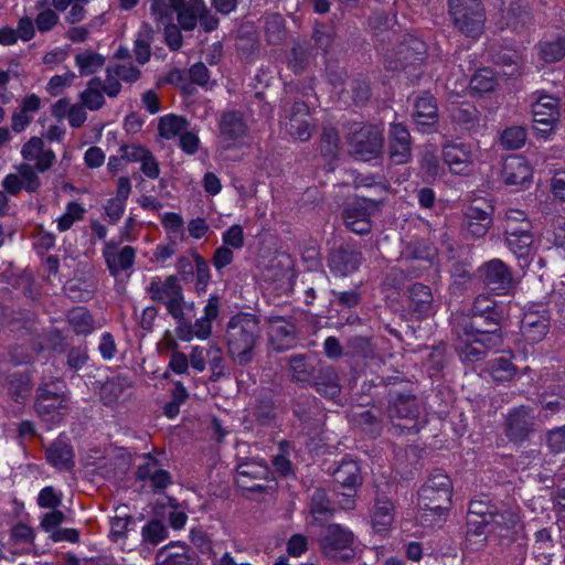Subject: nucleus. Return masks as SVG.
<instances>
[{
  "label": "nucleus",
  "mask_w": 565,
  "mask_h": 565,
  "mask_svg": "<svg viewBox=\"0 0 565 565\" xmlns=\"http://www.w3.org/2000/svg\"><path fill=\"white\" fill-rule=\"evenodd\" d=\"M388 19L384 14L375 13L371 18V24L376 30L375 35L379 38L381 51L386 68L388 70H416L424 61L426 53L425 43L409 34L397 36L394 31L386 28Z\"/></svg>",
  "instance_id": "nucleus-1"
},
{
  "label": "nucleus",
  "mask_w": 565,
  "mask_h": 565,
  "mask_svg": "<svg viewBox=\"0 0 565 565\" xmlns=\"http://www.w3.org/2000/svg\"><path fill=\"white\" fill-rule=\"evenodd\" d=\"M471 317L462 318L456 326V351L465 362H477L484 359L487 351L501 347L500 321L491 324L487 317L479 328H470Z\"/></svg>",
  "instance_id": "nucleus-2"
},
{
  "label": "nucleus",
  "mask_w": 565,
  "mask_h": 565,
  "mask_svg": "<svg viewBox=\"0 0 565 565\" xmlns=\"http://www.w3.org/2000/svg\"><path fill=\"white\" fill-rule=\"evenodd\" d=\"M259 319L248 312H239L230 318L225 329L227 354L241 366L253 362L260 340Z\"/></svg>",
  "instance_id": "nucleus-3"
},
{
  "label": "nucleus",
  "mask_w": 565,
  "mask_h": 565,
  "mask_svg": "<svg viewBox=\"0 0 565 565\" xmlns=\"http://www.w3.org/2000/svg\"><path fill=\"white\" fill-rule=\"evenodd\" d=\"M452 486L441 471L431 473L418 494L419 522L424 526L440 525L451 505Z\"/></svg>",
  "instance_id": "nucleus-4"
},
{
  "label": "nucleus",
  "mask_w": 565,
  "mask_h": 565,
  "mask_svg": "<svg viewBox=\"0 0 565 565\" xmlns=\"http://www.w3.org/2000/svg\"><path fill=\"white\" fill-rule=\"evenodd\" d=\"M449 13L455 25L467 35L481 32L484 11L480 0H448Z\"/></svg>",
  "instance_id": "nucleus-5"
},
{
  "label": "nucleus",
  "mask_w": 565,
  "mask_h": 565,
  "mask_svg": "<svg viewBox=\"0 0 565 565\" xmlns=\"http://www.w3.org/2000/svg\"><path fill=\"white\" fill-rule=\"evenodd\" d=\"M354 535L340 524H330L326 527L321 539L323 555L332 559L349 561L354 557Z\"/></svg>",
  "instance_id": "nucleus-6"
},
{
  "label": "nucleus",
  "mask_w": 565,
  "mask_h": 565,
  "mask_svg": "<svg viewBox=\"0 0 565 565\" xmlns=\"http://www.w3.org/2000/svg\"><path fill=\"white\" fill-rule=\"evenodd\" d=\"M148 294L153 301L162 302L173 318H181L184 297L175 276H168L163 281L159 278L152 280L148 287Z\"/></svg>",
  "instance_id": "nucleus-7"
},
{
  "label": "nucleus",
  "mask_w": 565,
  "mask_h": 565,
  "mask_svg": "<svg viewBox=\"0 0 565 565\" xmlns=\"http://www.w3.org/2000/svg\"><path fill=\"white\" fill-rule=\"evenodd\" d=\"M350 149L361 160H370L383 148L382 129L374 125L356 126L350 136Z\"/></svg>",
  "instance_id": "nucleus-8"
},
{
  "label": "nucleus",
  "mask_w": 565,
  "mask_h": 565,
  "mask_svg": "<svg viewBox=\"0 0 565 565\" xmlns=\"http://www.w3.org/2000/svg\"><path fill=\"white\" fill-rule=\"evenodd\" d=\"M377 207L379 204L375 200L365 198L350 203L342 214L345 226L359 235L370 233L372 228L370 218Z\"/></svg>",
  "instance_id": "nucleus-9"
},
{
  "label": "nucleus",
  "mask_w": 565,
  "mask_h": 565,
  "mask_svg": "<svg viewBox=\"0 0 565 565\" xmlns=\"http://www.w3.org/2000/svg\"><path fill=\"white\" fill-rule=\"evenodd\" d=\"M284 126L286 132L296 140L307 141L315 129L309 108L303 102H295L285 109Z\"/></svg>",
  "instance_id": "nucleus-10"
},
{
  "label": "nucleus",
  "mask_w": 565,
  "mask_h": 565,
  "mask_svg": "<svg viewBox=\"0 0 565 565\" xmlns=\"http://www.w3.org/2000/svg\"><path fill=\"white\" fill-rule=\"evenodd\" d=\"M64 387L65 385L60 381L39 387L35 409L40 416H51L54 419L60 415L58 411L67 403Z\"/></svg>",
  "instance_id": "nucleus-11"
},
{
  "label": "nucleus",
  "mask_w": 565,
  "mask_h": 565,
  "mask_svg": "<svg viewBox=\"0 0 565 565\" xmlns=\"http://www.w3.org/2000/svg\"><path fill=\"white\" fill-rule=\"evenodd\" d=\"M268 341L270 347L277 352L290 350L297 344V329L290 321L280 316H270L267 318Z\"/></svg>",
  "instance_id": "nucleus-12"
},
{
  "label": "nucleus",
  "mask_w": 565,
  "mask_h": 565,
  "mask_svg": "<svg viewBox=\"0 0 565 565\" xmlns=\"http://www.w3.org/2000/svg\"><path fill=\"white\" fill-rule=\"evenodd\" d=\"M270 470L266 463L250 459L241 462L236 468V484L243 490L263 492L262 481L268 480Z\"/></svg>",
  "instance_id": "nucleus-13"
},
{
  "label": "nucleus",
  "mask_w": 565,
  "mask_h": 565,
  "mask_svg": "<svg viewBox=\"0 0 565 565\" xmlns=\"http://www.w3.org/2000/svg\"><path fill=\"white\" fill-rule=\"evenodd\" d=\"M535 417L533 411L526 406H520L510 412L505 431L508 438L513 443H522L533 433Z\"/></svg>",
  "instance_id": "nucleus-14"
},
{
  "label": "nucleus",
  "mask_w": 565,
  "mask_h": 565,
  "mask_svg": "<svg viewBox=\"0 0 565 565\" xmlns=\"http://www.w3.org/2000/svg\"><path fill=\"white\" fill-rule=\"evenodd\" d=\"M388 154L395 164L407 163L412 157V138L407 128L399 122L391 125L388 132Z\"/></svg>",
  "instance_id": "nucleus-15"
},
{
  "label": "nucleus",
  "mask_w": 565,
  "mask_h": 565,
  "mask_svg": "<svg viewBox=\"0 0 565 565\" xmlns=\"http://www.w3.org/2000/svg\"><path fill=\"white\" fill-rule=\"evenodd\" d=\"M388 416L392 419H406L414 422L411 426H403L407 430L417 431L416 418L419 414V408L416 397L411 394L393 393L391 395L390 406L387 408Z\"/></svg>",
  "instance_id": "nucleus-16"
},
{
  "label": "nucleus",
  "mask_w": 565,
  "mask_h": 565,
  "mask_svg": "<svg viewBox=\"0 0 565 565\" xmlns=\"http://www.w3.org/2000/svg\"><path fill=\"white\" fill-rule=\"evenodd\" d=\"M290 382L297 385L310 384L317 372L316 359L310 354H292L285 359Z\"/></svg>",
  "instance_id": "nucleus-17"
},
{
  "label": "nucleus",
  "mask_w": 565,
  "mask_h": 565,
  "mask_svg": "<svg viewBox=\"0 0 565 565\" xmlns=\"http://www.w3.org/2000/svg\"><path fill=\"white\" fill-rule=\"evenodd\" d=\"M484 284L498 294L508 292L514 285L511 273L500 259H492L481 268Z\"/></svg>",
  "instance_id": "nucleus-18"
},
{
  "label": "nucleus",
  "mask_w": 565,
  "mask_h": 565,
  "mask_svg": "<svg viewBox=\"0 0 565 565\" xmlns=\"http://www.w3.org/2000/svg\"><path fill=\"white\" fill-rule=\"evenodd\" d=\"M362 262V254L355 248L340 246L333 249L329 256L330 270L337 276H348L354 273Z\"/></svg>",
  "instance_id": "nucleus-19"
},
{
  "label": "nucleus",
  "mask_w": 565,
  "mask_h": 565,
  "mask_svg": "<svg viewBox=\"0 0 565 565\" xmlns=\"http://www.w3.org/2000/svg\"><path fill=\"white\" fill-rule=\"evenodd\" d=\"M140 75V70L130 62L108 66L106 68V95L111 98L118 96L121 90L119 81L135 83Z\"/></svg>",
  "instance_id": "nucleus-20"
},
{
  "label": "nucleus",
  "mask_w": 565,
  "mask_h": 565,
  "mask_svg": "<svg viewBox=\"0 0 565 565\" xmlns=\"http://www.w3.org/2000/svg\"><path fill=\"white\" fill-rule=\"evenodd\" d=\"M444 161L455 174H467L473 162L471 147L462 142H451L444 147Z\"/></svg>",
  "instance_id": "nucleus-21"
},
{
  "label": "nucleus",
  "mask_w": 565,
  "mask_h": 565,
  "mask_svg": "<svg viewBox=\"0 0 565 565\" xmlns=\"http://www.w3.org/2000/svg\"><path fill=\"white\" fill-rule=\"evenodd\" d=\"M104 258L113 276L132 267L136 250L131 246L118 247L116 243H107L104 249Z\"/></svg>",
  "instance_id": "nucleus-22"
},
{
  "label": "nucleus",
  "mask_w": 565,
  "mask_h": 565,
  "mask_svg": "<svg viewBox=\"0 0 565 565\" xmlns=\"http://www.w3.org/2000/svg\"><path fill=\"white\" fill-rule=\"evenodd\" d=\"M558 99L553 96H541L533 105L532 114L535 124L544 126L539 128L546 132L553 129L554 124L559 118Z\"/></svg>",
  "instance_id": "nucleus-23"
},
{
  "label": "nucleus",
  "mask_w": 565,
  "mask_h": 565,
  "mask_svg": "<svg viewBox=\"0 0 565 565\" xmlns=\"http://www.w3.org/2000/svg\"><path fill=\"white\" fill-rule=\"evenodd\" d=\"M220 137L224 141L235 142L247 132V125L243 114L237 110H227L218 119Z\"/></svg>",
  "instance_id": "nucleus-24"
},
{
  "label": "nucleus",
  "mask_w": 565,
  "mask_h": 565,
  "mask_svg": "<svg viewBox=\"0 0 565 565\" xmlns=\"http://www.w3.org/2000/svg\"><path fill=\"white\" fill-rule=\"evenodd\" d=\"M550 327V320L545 312H525L521 321V332L526 341L537 343L542 341Z\"/></svg>",
  "instance_id": "nucleus-25"
},
{
  "label": "nucleus",
  "mask_w": 565,
  "mask_h": 565,
  "mask_svg": "<svg viewBox=\"0 0 565 565\" xmlns=\"http://www.w3.org/2000/svg\"><path fill=\"white\" fill-rule=\"evenodd\" d=\"M502 174L507 184L523 185L530 182L532 170L523 157L512 156L505 159Z\"/></svg>",
  "instance_id": "nucleus-26"
},
{
  "label": "nucleus",
  "mask_w": 565,
  "mask_h": 565,
  "mask_svg": "<svg viewBox=\"0 0 565 565\" xmlns=\"http://www.w3.org/2000/svg\"><path fill=\"white\" fill-rule=\"evenodd\" d=\"M310 385H312L318 393L331 399L335 398L341 392L338 374L334 369L329 365L317 369Z\"/></svg>",
  "instance_id": "nucleus-27"
},
{
  "label": "nucleus",
  "mask_w": 565,
  "mask_h": 565,
  "mask_svg": "<svg viewBox=\"0 0 565 565\" xmlns=\"http://www.w3.org/2000/svg\"><path fill=\"white\" fill-rule=\"evenodd\" d=\"M489 209L490 206L483 209L478 205H470L467 207L465 212L466 231L472 237H482L487 234L492 223L491 214L488 211Z\"/></svg>",
  "instance_id": "nucleus-28"
},
{
  "label": "nucleus",
  "mask_w": 565,
  "mask_h": 565,
  "mask_svg": "<svg viewBox=\"0 0 565 565\" xmlns=\"http://www.w3.org/2000/svg\"><path fill=\"white\" fill-rule=\"evenodd\" d=\"M204 0H177V21L183 31H193L204 12Z\"/></svg>",
  "instance_id": "nucleus-29"
},
{
  "label": "nucleus",
  "mask_w": 565,
  "mask_h": 565,
  "mask_svg": "<svg viewBox=\"0 0 565 565\" xmlns=\"http://www.w3.org/2000/svg\"><path fill=\"white\" fill-rule=\"evenodd\" d=\"M107 82L103 81L100 77L95 76L90 78L86 87L79 94V102L92 111H97L104 107L106 104V99L104 94H106Z\"/></svg>",
  "instance_id": "nucleus-30"
},
{
  "label": "nucleus",
  "mask_w": 565,
  "mask_h": 565,
  "mask_svg": "<svg viewBox=\"0 0 565 565\" xmlns=\"http://www.w3.org/2000/svg\"><path fill=\"white\" fill-rule=\"evenodd\" d=\"M470 328H479L483 317L489 319L491 324H497L502 315L497 310V302L489 296L479 295L473 302Z\"/></svg>",
  "instance_id": "nucleus-31"
},
{
  "label": "nucleus",
  "mask_w": 565,
  "mask_h": 565,
  "mask_svg": "<svg viewBox=\"0 0 565 565\" xmlns=\"http://www.w3.org/2000/svg\"><path fill=\"white\" fill-rule=\"evenodd\" d=\"M411 310L418 318L426 317L433 311L434 297L428 286L416 282L408 290Z\"/></svg>",
  "instance_id": "nucleus-32"
},
{
  "label": "nucleus",
  "mask_w": 565,
  "mask_h": 565,
  "mask_svg": "<svg viewBox=\"0 0 565 565\" xmlns=\"http://www.w3.org/2000/svg\"><path fill=\"white\" fill-rule=\"evenodd\" d=\"M334 481L350 491H355L362 484L361 470L356 461L344 459L333 471Z\"/></svg>",
  "instance_id": "nucleus-33"
},
{
  "label": "nucleus",
  "mask_w": 565,
  "mask_h": 565,
  "mask_svg": "<svg viewBox=\"0 0 565 565\" xmlns=\"http://www.w3.org/2000/svg\"><path fill=\"white\" fill-rule=\"evenodd\" d=\"M221 302L217 296H211L207 299L203 316L192 324L198 339L205 340L211 335L212 322L218 317Z\"/></svg>",
  "instance_id": "nucleus-34"
},
{
  "label": "nucleus",
  "mask_w": 565,
  "mask_h": 565,
  "mask_svg": "<svg viewBox=\"0 0 565 565\" xmlns=\"http://www.w3.org/2000/svg\"><path fill=\"white\" fill-rule=\"evenodd\" d=\"M46 460L60 470H71L74 467L72 447L62 441H54L45 451Z\"/></svg>",
  "instance_id": "nucleus-35"
},
{
  "label": "nucleus",
  "mask_w": 565,
  "mask_h": 565,
  "mask_svg": "<svg viewBox=\"0 0 565 565\" xmlns=\"http://www.w3.org/2000/svg\"><path fill=\"white\" fill-rule=\"evenodd\" d=\"M413 119L417 125H434L438 118V108L433 96L418 97L414 104Z\"/></svg>",
  "instance_id": "nucleus-36"
},
{
  "label": "nucleus",
  "mask_w": 565,
  "mask_h": 565,
  "mask_svg": "<svg viewBox=\"0 0 565 565\" xmlns=\"http://www.w3.org/2000/svg\"><path fill=\"white\" fill-rule=\"evenodd\" d=\"M278 407L274 398L265 393L260 394L255 404L254 416L259 425L270 426L276 423Z\"/></svg>",
  "instance_id": "nucleus-37"
},
{
  "label": "nucleus",
  "mask_w": 565,
  "mask_h": 565,
  "mask_svg": "<svg viewBox=\"0 0 565 565\" xmlns=\"http://www.w3.org/2000/svg\"><path fill=\"white\" fill-rule=\"evenodd\" d=\"M494 532L500 536H508L510 532L520 526V516L515 510L507 509L501 512L494 511L490 515Z\"/></svg>",
  "instance_id": "nucleus-38"
},
{
  "label": "nucleus",
  "mask_w": 565,
  "mask_h": 565,
  "mask_svg": "<svg viewBox=\"0 0 565 565\" xmlns=\"http://www.w3.org/2000/svg\"><path fill=\"white\" fill-rule=\"evenodd\" d=\"M0 384L7 388L14 401L24 398L30 393L29 376L20 372H13L3 376L0 379Z\"/></svg>",
  "instance_id": "nucleus-39"
},
{
  "label": "nucleus",
  "mask_w": 565,
  "mask_h": 565,
  "mask_svg": "<svg viewBox=\"0 0 565 565\" xmlns=\"http://www.w3.org/2000/svg\"><path fill=\"white\" fill-rule=\"evenodd\" d=\"M154 32L151 25L145 23L140 28L135 41V56L139 64L147 63L151 57V43L153 42Z\"/></svg>",
  "instance_id": "nucleus-40"
},
{
  "label": "nucleus",
  "mask_w": 565,
  "mask_h": 565,
  "mask_svg": "<svg viewBox=\"0 0 565 565\" xmlns=\"http://www.w3.org/2000/svg\"><path fill=\"white\" fill-rule=\"evenodd\" d=\"M488 371L495 382L511 381L516 373V367L510 359L500 356L489 363Z\"/></svg>",
  "instance_id": "nucleus-41"
},
{
  "label": "nucleus",
  "mask_w": 565,
  "mask_h": 565,
  "mask_svg": "<svg viewBox=\"0 0 565 565\" xmlns=\"http://www.w3.org/2000/svg\"><path fill=\"white\" fill-rule=\"evenodd\" d=\"M67 320L73 331L77 334H88L94 328L92 316L83 307L73 308L68 312Z\"/></svg>",
  "instance_id": "nucleus-42"
},
{
  "label": "nucleus",
  "mask_w": 565,
  "mask_h": 565,
  "mask_svg": "<svg viewBox=\"0 0 565 565\" xmlns=\"http://www.w3.org/2000/svg\"><path fill=\"white\" fill-rule=\"evenodd\" d=\"M394 504L390 500H377L373 513V526L376 531H385L393 522Z\"/></svg>",
  "instance_id": "nucleus-43"
},
{
  "label": "nucleus",
  "mask_w": 565,
  "mask_h": 565,
  "mask_svg": "<svg viewBox=\"0 0 565 565\" xmlns=\"http://www.w3.org/2000/svg\"><path fill=\"white\" fill-rule=\"evenodd\" d=\"M311 513L317 521L327 520L333 512L331 502L323 489H316L311 495Z\"/></svg>",
  "instance_id": "nucleus-44"
},
{
  "label": "nucleus",
  "mask_w": 565,
  "mask_h": 565,
  "mask_svg": "<svg viewBox=\"0 0 565 565\" xmlns=\"http://www.w3.org/2000/svg\"><path fill=\"white\" fill-rule=\"evenodd\" d=\"M186 127V119L177 115H169L160 119L158 129L161 137L171 139L177 135H181Z\"/></svg>",
  "instance_id": "nucleus-45"
},
{
  "label": "nucleus",
  "mask_w": 565,
  "mask_h": 565,
  "mask_svg": "<svg viewBox=\"0 0 565 565\" xmlns=\"http://www.w3.org/2000/svg\"><path fill=\"white\" fill-rule=\"evenodd\" d=\"M81 75H89L97 72L104 64L105 57L99 53L86 51L75 56Z\"/></svg>",
  "instance_id": "nucleus-46"
},
{
  "label": "nucleus",
  "mask_w": 565,
  "mask_h": 565,
  "mask_svg": "<svg viewBox=\"0 0 565 565\" xmlns=\"http://www.w3.org/2000/svg\"><path fill=\"white\" fill-rule=\"evenodd\" d=\"M505 242L508 247L516 255L524 256L531 245L533 244L532 230H519L513 234H505Z\"/></svg>",
  "instance_id": "nucleus-47"
},
{
  "label": "nucleus",
  "mask_w": 565,
  "mask_h": 565,
  "mask_svg": "<svg viewBox=\"0 0 565 565\" xmlns=\"http://www.w3.org/2000/svg\"><path fill=\"white\" fill-rule=\"evenodd\" d=\"M175 11L177 0H150V13L157 22L172 23Z\"/></svg>",
  "instance_id": "nucleus-48"
},
{
  "label": "nucleus",
  "mask_w": 565,
  "mask_h": 565,
  "mask_svg": "<svg viewBox=\"0 0 565 565\" xmlns=\"http://www.w3.org/2000/svg\"><path fill=\"white\" fill-rule=\"evenodd\" d=\"M526 130L522 126H512L504 129L500 135V145L505 150H516L524 146Z\"/></svg>",
  "instance_id": "nucleus-49"
},
{
  "label": "nucleus",
  "mask_w": 565,
  "mask_h": 565,
  "mask_svg": "<svg viewBox=\"0 0 565 565\" xmlns=\"http://www.w3.org/2000/svg\"><path fill=\"white\" fill-rule=\"evenodd\" d=\"M265 34L269 43L279 44L286 34L284 18L278 13H271L265 20Z\"/></svg>",
  "instance_id": "nucleus-50"
},
{
  "label": "nucleus",
  "mask_w": 565,
  "mask_h": 565,
  "mask_svg": "<svg viewBox=\"0 0 565 565\" xmlns=\"http://www.w3.org/2000/svg\"><path fill=\"white\" fill-rule=\"evenodd\" d=\"M519 230H532V223L523 211L510 209L505 213L504 234H513Z\"/></svg>",
  "instance_id": "nucleus-51"
},
{
  "label": "nucleus",
  "mask_w": 565,
  "mask_h": 565,
  "mask_svg": "<svg viewBox=\"0 0 565 565\" xmlns=\"http://www.w3.org/2000/svg\"><path fill=\"white\" fill-rule=\"evenodd\" d=\"M158 565H191L184 546L166 547L158 555Z\"/></svg>",
  "instance_id": "nucleus-52"
},
{
  "label": "nucleus",
  "mask_w": 565,
  "mask_h": 565,
  "mask_svg": "<svg viewBox=\"0 0 565 565\" xmlns=\"http://www.w3.org/2000/svg\"><path fill=\"white\" fill-rule=\"evenodd\" d=\"M540 55L546 63H555L565 56V39L557 38L540 45Z\"/></svg>",
  "instance_id": "nucleus-53"
},
{
  "label": "nucleus",
  "mask_w": 565,
  "mask_h": 565,
  "mask_svg": "<svg viewBox=\"0 0 565 565\" xmlns=\"http://www.w3.org/2000/svg\"><path fill=\"white\" fill-rule=\"evenodd\" d=\"M497 84V78L489 68L478 71L470 79L471 89L480 94L492 92Z\"/></svg>",
  "instance_id": "nucleus-54"
},
{
  "label": "nucleus",
  "mask_w": 565,
  "mask_h": 565,
  "mask_svg": "<svg viewBox=\"0 0 565 565\" xmlns=\"http://www.w3.org/2000/svg\"><path fill=\"white\" fill-rule=\"evenodd\" d=\"M452 119L466 129H471L479 124L480 114L478 109L469 104L456 107L451 113Z\"/></svg>",
  "instance_id": "nucleus-55"
},
{
  "label": "nucleus",
  "mask_w": 565,
  "mask_h": 565,
  "mask_svg": "<svg viewBox=\"0 0 565 565\" xmlns=\"http://www.w3.org/2000/svg\"><path fill=\"white\" fill-rule=\"evenodd\" d=\"M152 466L147 463L138 469V478L151 480L152 486L156 489H164L170 483V475L168 471L162 469L152 470Z\"/></svg>",
  "instance_id": "nucleus-56"
},
{
  "label": "nucleus",
  "mask_w": 565,
  "mask_h": 565,
  "mask_svg": "<svg viewBox=\"0 0 565 565\" xmlns=\"http://www.w3.org/2000/svg\"><path fill=\"white\" fill-rule=\"evenodd\" d=\"M209 364L211 369V381H217L226 374L222 349L218 345H212L207 349Z\"/></svg>",
  "instance_id": "nucleus-57"
},
{
  "label": "nucleus",
  "mask_w": 565,
  "mask_h": 565,
  "mask_svg": "<svg viewBox=\"0 0 565 565\" xmlns=\"http://www.w3.org/2000/svg\"><path fill=\"white\" fill-rule=\"evenodd\" d=\"M60 22L57 12L51 8H44L35 17L34 23L40 33L52 31Z\"/></svg>",
  "instance_id": "nucleus-58"
},
{
  "label": "nucleus",
  "mask_w": 565,
  "mask_h": 565,
  "mask_svg": "<svg viewBox=\"0 0 565 565\" xmlns=\"http://www.w3.org/2000/svg\"><path fill=\"white\" fill-rule=\"evenodd\" d=\"M339 149V136L333 128H324L321 140L320 151L323 156L333 157L337 154Z\"/></svg>",
  "instance_id": "nucleus-59"
},
{
  "label": "nucleus",
  "mask_w": 565,
  "mask_h": 565,
  "mask_svg": "<svg viewBox=\"0 0 565 565\" xmlns=\"http://www.w3.org/2000/svg\"><path fill=\"white\" fill-rule=\"evenodd\" d=\"M167 530L164 525L158 521L152 520L142 529V536L146 541L151 544H159L161 541L166 539Z\"/></svg>",
  "instance_id": "nucleus-60"
},
{
  "label": "nucleus",
  "mask_w": 565,
  "mask_h": 565,
  "mask_svg": "<svg viewBox=\"0 0 565 565\" xmlns=\"http://www.w3.org/2000/svg\"><path fill=\"white\" fill-rule=\"evenodd\" d=\"M289 67L295 73H301L308 63V51L305 45H296L290 52L288 58Z\"/></svg>",
  "instance_id": "nucleus-61"
},
{
  "label": "nucleus",
  "mask_w": 565,
  "mask_h": 565,
  "mask_svg": "<svg viewBox=\"0 0 565 565\" xmlns=\"http://www.w3.org/2000/svg\"><path fill=\"white\" fill-rule=\"evenodd\" d=\"M468 531L467 534L469 536H482L489 533L494 532L492 526V522L490 519H478V518H468L467 521Z\"/></svg>",
  "instance_id": "nucleus-62"
},
{
  "label": "nucleus",
  "mask_w": 565,
  "mask_h": 565,
  "mask_svg": "<svg viewBox=\"0 0 565 565\" xmlns=\"http://www.w3.org/2000/svg\"><path fill=\"white\" fill-rule=\"evenodd\" d=\"M182 29L179 23L164 24V41L171 51H178L183 44Z\"/></svg>",
  "instance_id": "nucleus-63"
},
{
  "label": "nucleus",
  "mask_w": 565,
  "mask_h": 565,
  "mask_svg": "<svg viewBox=\"0 0 565 565\" xmlns=\"http://www.w3.org/2000/svg\"><path fill=\"white\" fill-rule=\"evenodd\" d=\"M19 174L21 175L22 186L29 191L34 192L40 186V179L35 173L34 169L29 164H21L18 168Z\"/></svg>",
  "instance_id": "nucleus-64"
}]
</instances>
